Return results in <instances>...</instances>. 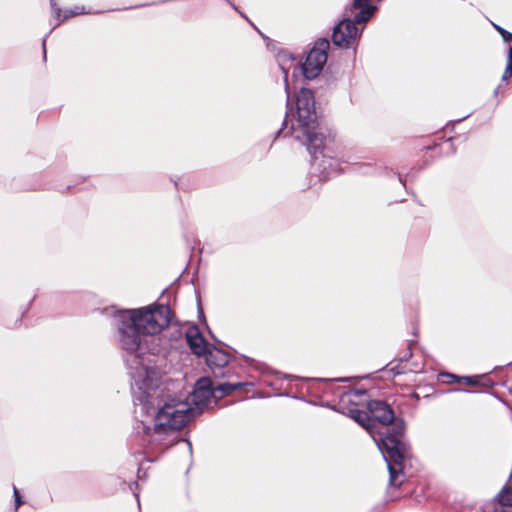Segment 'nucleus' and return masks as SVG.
<instances>
[{
  "label": "nucleus",
  "mask_w": 512,
  "mask_h": 512,
  "mask_svg": "<svg viewBox=\"0 0 512 512\" xmlns=\"http://www.w3.org/2000/svg\"><path fill=\"white\" fill-rule=\"evenodd\" d=\"M23 501L20 498H15V509H14V512H17L18 508L22 505Z\"/></svg>",
  "instance_id": "6ab92c4d"
},
{
  "label": "nucleus",
  "mask_w": 512,
  "mask_h": 512,
  "mask_svg": "<svg viewBox=\"0 0 512 512\" xmlns=\"http://www.w3.org/2000/svg\"><path fill=\"white\" fill-rule=\"evenodd\" d=\"M13 493H14V498H20L19 491L15 486H13Z\"/></svg>",
  "instance_id": "aec40b11"
},
{
  "label": "nucleus",
  "mask_w": 512,
  "mask_h": 512,
  "mask_svg": "<svg viewBox=\"0 0 512 512\" xmlns=\"http://www.w3.org/2000/svg\"><path fill=\"white\" fill-rule=\"evenodd\" d=\"M330 43L327 39L318 40L307 54L305 62L299 67L308 80L316 78L327 62V51Z\"/></svg>",
  "instance_id": "39448f33"
},
{
  "label": "nucleus",
  "mask_w": 512,
  "mask_h": 512,
  "mask_svg": "<svg viewBox=\"0 0 512 512\" xmlns=\"http://www.w3.org/2000/svg\"><path fill=\"white\" fill-rule=\"evenodd\" d=\"M501 35L504 39V41H512V33L506 31L505 29H501Z\"/></svg>",
  "instance_id": "a211bd4d"
},
{
  "label": "nucleus",
  "mask_w": 512,
  "mask_h": 512,
  "mask_svg": "<svg viewBox=\"0 0 512 512\" xmlns=\"http://www.w3.org/2000/svg\"><path fill=\"white\" fill-rule=\"evenodd\" d=\"M358 11L359 10L355 9L352 5L348 17L344 18L335 26L332 33V41L334 45L341 48H350L357 43V40L364 28V26H362L361 29H359L357 25L366 23L356 21L355 15Z\"/></svg>",
  "instance_id": "20e7f679"
},
{
  "label": "nucleus",
  "mask_w": 512,
  "mask_h": 512,
  "mask_svg": "<svg viewBox=\"0 0 512 512\" xmlns=\"http://www.w3.org/2000/svg\"><path fill=\"white\" fill-rule=\"evenodd\" d=\"M349 412H350L351 417L357 423H359L361 426H363L368 431H370V429H371V426H370L371 419L369 418V416H368V414L366 412L361 411V410H359L357 408H351L349 410Z\"/></svg>",
  "instance_id": "f8f14e48"
},
{
  "label": "nucleus",
  "mask_w": 512,
  "mask_h": 512,
  "mask_svg": "<svg viewBox=\"0 0 512 512\" xmlns=\"http://www.w3.org/2000/svg\"><path fill=\"white\" fill-rule=\"evenodd\" d=\"M185 442L187 443L188 449H189V451L191 452V451H192V445H191V443H190L188 440H185Z\"/></svg>",
  "instance_id": "4be33fe9"
},
{
  "label": "nucleus",
  "mask_w": 512,
  "mask_h": 512,
  "mask_svg": "<svg viewBox=\"0 0 512 512\" xmlns=\"http://www.w3.org/2000/svg\"><path fill=\"white\" fill-rule=\"evenodd\" d=\"M410 356H412L411 351H409V352L405 355V358H408V357H410Z\"/></svg>",
  "instance_id": "393cba45"
},
{
  "label": "nucleus",
  "mask_w": 512,
  "mask_h": 512,
  "mask_svg": "<svg viewBox=\"0 0 512 512\" xmlns=\"http://www.w3.org/2000/svg\"><path fill=\"white\" fill-rule=\"evenodd\" d=\"M494 27H495V28H496V29L501 33V29H502V28H501L500 26H498V25H494Z\"/></svg>",
  "instance_id": "b1692460"
},
{
  "label": "nucleus",
  "mask_w": 512,
  "mask_h": 512,
  "mask_svg": "<svg viewBox=\"0 0 512 512\" xmlns=\"http://www.w3.org/2000/svg\"><path fill=\"white\" fill-rule=\"evenodd\" d=\"M373 0H353V7L358 9L355 19L358 22H367L374 12L376 7L372 5Z\"/></svg>",
  "instance_id": "6e6552de"
},
{
  "label": "nucleus",
  "mask_w": 512,
  "mask_h": 512,
  "mask_svg": "<svg viewBox=\"0 0 512 512\" xmlns=\"http://www.w3.org/2000/svg\"><path fill=\"white\" fill-rule=\"evenodd\" d=\"M442 376L447 378V382L448 383H453V382L460 383L461 377H459V376H456V375H453V374H450V373H445Z\"/></svg>",
  "instance_id": "dca6fc26"
},
{
  "label": "nucleus",
  "mask_w": 512,
  "mask_h": 512,
  "mask_svg": "<svg viewBox=\"0 0 512 512\" xmlns=\"http://www.w3.org/2000/svg\"><path fill=\"white\" fill-rule=\"evenodd\" d=\"M70 13H71V15L76 16V15L84 14L85 10H84V7L76 6L73 9H70Z\"/></svg>",
  "instance_id": "f3484780"
},
{
  "label": "nucleus",
  "mask_w": 512,
  "mask_h": 512,
  "mask_svg": "<svg viewBox=\"0 0 512 512\" xmlns=\"http://www.w3.org/2000/svg\"><path fill=\"white\" fill-rule=\"evenodd\" d=\"M45 43H46V38L43 39V52H44V57H46V47H45Z\"/></svg>",
  "instance_id": "412c9836"
},
{
  "label": "nucleus",
  "mask_w": 512,
  "mask_h": 512,
  "mask_svg": "<svg viewBox=\"0 0 512 512\" xmlns=\"http://www.w3.org/2000/svg\"><path fill=\"white\" fill-rule=\"evenodd\" d=\"M277 61L279 63V66L284 74V82H285V90L287 93V106L289 107V87H288V72L293 67V75H295V72L299 69L298 64L294 63V58L291 54L287 52H280L277 56Z\"/></svg>",
  "instance_id": "0eeeda50"
},
{
  "label": "nucleus",
  "mask_w": 512,
  "mask_h": 512,
  "mask_svg": "<svg viewBox=\"0 0 512 512\" xmlns=\"http://www.w3.org/2000/svg\"><path fill=\"white\" fill-rule=\"evenodd\" d=\"M367 407L371 416L385 426L379 441H375L387 463L389 484L400 486L403 461L409 456V446L404 440V422L401 419H395L393 410L383 401L371 400Z\"/></svg>",
  "instance_id": "7ed1b4c3"
},
{
  "label": "nucleus",
  "mask_w": 512,
  "mask_h": 512,
  "mask_svg": "<svg viewBox=\"0 0 512 512\" xmlns=\"http://www.w3.org/2000/svg\"><path fill=\"white\" fill-rule=\"evenodd\" d=\"M227 1L234 8V10L238 11V8L230 0Z\"/></svg>",
  "instance_id": "5701e85b"
},
{
  "label": "nucleus",
  "mask_w": 512,
  "mask_h": 512,
  "mask_svg": "<svg viewBox=\"0 0 512 512\" xmlns=\"http://www.w3.org/2000/svg\"><path fill=\"white\" fill-rule=\"evenodd\" d=\"M50 5H51L52 12L54 14V17L58 21L65 20V19L73 16V15H71L70 9H69V10H65L63 17L61 18V9L59 7H57L55 0H50Z\"/></svg>",
  "instance_id": "ddd939ff"
},
{
  "label": "nucleus",
  "mask_w": 512,
  "mask_h": 512,
  "mask_svg": "<svg viewBox=\"0 0 512 512\" xmlns=\"http://www.w3.org/2000/svg\"><path fill=\"white\" fill-rule=\"evenodd\" d=\"M186 340L191 351L198 356L206 355L209 350L204 337L196 326L187 329Z\"/></svg>",
  "instance_id": "423d86ee"
},
{
  "label": "nucleus",
  "mask_w": 512,
  "mask_h": 512,
  "mask_svg": "<svg viewBox=\"0 0 512 512\" xmlns=\"http://www.w3.org/2000/svg\"><path fill=\"white\" fill-rule=\"evenodd\" d=\"M365 394V391L351 389L341 396L340 403L343 405L351 403L355 406H358L360 404L361 398L364 397Z\"/></svg>",
  "instance_id": "9d476101"
},
{
  "label": "nucleus",
  "mask_w": 512,
  "mask_h": 512,
  "mask_svg": "<svg viewBox=\"0 0 512 512\" xmlns=\"http://www.w3.org/2000/svg\"><path fill=\"white\" fill-rule=\"evenodd\" d=\"M170 310L159 305L118 314V339L125 351L132 379L136 425L141 445L164 450L176 440V432L217 399L208 377L199 379L189 401L177 400L160 389L159 373L145 361V354L159 349L158 334L170 322Z\"/></svg>",
  "instance_id": "f257e3e1"
},
{
  "label": "nucleus",
  "mask_w": 512,
  "mask_h": 512,
  "mask_svg": "<svg viewBox=\"0 0 512 512\" xmlns=\"http://www.w3.org/2000/svg\"><path fill=\"white\" fill-rule=\"evenodd\" d=\"M296 108V113L288 109L279 133L291 135L307 146L317 167L326 177L337 174L338 161L324 153L326 137L318 125L314 95L310 89L302 88L297 93Z\"/></svg>",
  "instance_id": "f03ea898"
},
{
  "label": "nucleus",
  "mask_w": 512,
  "mask_h": 512,
  "mask_svg": "<svg viewBox=\"0 0 512 512\" xmlns=\"http://www.w3.org/2000/svg\"><path fill=\"white\" fill-rule=\"evenodd\" d=\"M206 354V361L210 367H223L228 363L229 356L222 350H208Z\"/></svg>",
  "instance_id": "1a4fd4ad"
},
{
  "label": "nucleus",
  "mask_w": 512,
  "mask_h": 512,
  "mask_svg": "<svg viewBox=\"0 0 512 512\" xmlns=\"http://www.w3.org/2000/svg\"><path fill=\"white\" fill-rule=\"evenodd\" d=\"M511 76H512V47L510 46L508 49L507 65H506L505 71L502 75V79L507 80Z\"/></svg>",
  "instance_id": "4468645a"
},
{
  "label": "nucleus",
  "mask_w": 512,
  "mask_h": 512,
  "mask_svg": "<svg viewBox=\"0 0 512 512\" xmlns=\"http://www.w3.org/2000/svg\"><path fill=\"white\" fill-rule=\"evenodd\" d=\"M248 385L246 382H237V383H222L219 384L217 387L213 388V390L216 393H220L218 397H222L225 395L231 394L235 390H239L242 387Z\"/></svg>",
  "instance_id": "9b49d317"
},
{
  "label": "nucleus",
  "mask_w": 512,
  "mask_h": 512,
  "mask_svg": "<svg viewBox=\"0 0 512 512\" xmlns=\"http://www.w3.org/2000/svg\"><path fill=\"white\" fill-rule=\"evenodd\" d=\"M460 383H464L470 386H478L481 385V377L479 376H462L460 379Z\"/></svg>",
  "instance_id": "2eb2a0df"
}]
</instances>
